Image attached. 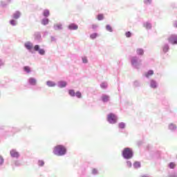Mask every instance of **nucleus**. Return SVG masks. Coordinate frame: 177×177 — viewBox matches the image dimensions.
Wrapping results in <instances>:
<instances>
[{
	"instance_id": "obj_1",
	"label": "nucleus",
	"mask_w": 177,
	"mask_h": 177,
	"mask_svg": "<svg viewBox=\"0 0 177 177\" xmlns=\"http://www.w3.org/2000/svg\"><path fill=\"white\" fill-rule=\"evenodd\" d=\"M66 147L63 145H57L54 147L53 153L55 156H64L66 154Z\"/></svg>"
},
{
	"instance_id": "obj_2",
	"label": "nucleus",
	"mask_w": 177,
	"mask_h": 177,
	"mask_svg": "<svg viewBox=\"0 0 177 177\" xmlns=\"http://www.w3.org/2000/svg\"><path fill=\"white\" fill-rule=\"evenodd\" d=\"M122 156L124 158H126L127 160H129V158H132L133 153L132 152V150H131V149L125 148L122 151Z\"/></svg>"
},
{
	"instance_id": "obj_3",
	"label": "nucleus",
	"mask_w": 177,
	"mask_h": 177,
	"mask_svg": "<svg viewBox=\"0 0 177 177\" xmlns=\"http://www.w3.org/2000/svg\"><path fill=\"white\" fill-rule=\"evenodd\" d=\"M107 120L110 124H115L117 122V117L113 113L108 115Z\"/></svg>"
},
{
	"instance_id": "obj_4",
	"label": "nucleus",
	"mask_w": 177,
	"mask_h": 177,
	"mask_svg": "<svg viewBox=\"0 0 177 177\" xmlns=\"http://www.w3.org/2000/svg\"><path fill=\"white\" fill-rule=\"evenodd\" d=\"M169 42L173 45L177 44V35H172L168 38Z\"/></svg>"
},
{
	"instance_id": "obj_5",
	"label": "nucleus",
	"mask_w": 177,
	"mask_h": 177,
	"mask_svg": "<svg viewBox=\"0 0 177 177\" xmlns=\"http://www.w3.org/2000/svg\"><path fill=\"white\" fill-rule=\"evenodd\" d=\"M34 50L39 51V55H45V50L44 49H39V45H35L34 46Z\"/></svg>"
},
{
	"instance_id": "obj_6",
	"label": "nucleus",
	"mask_w": 177,
	"mask_h": 177,
	"mask_svg": "<svg viewBox=\"0 0 177 177\" xmlns=\"http://www.w3.org/2000/svg\"><path fill=\"white\" fill-rule=\"evenodd\" d=\"M10 156H11V157L17 158V157H19V152L16 151V150H15V149H12L10 151Z\"/></svg>"
},
{
	"instance_id": "obj_7",
	"label": "nucleus",
	"mask_w": 177,
	"mask_h": 177,
	"mask_svg": "<svg viewBox=\"0 0 177 177\" xmlns=\"http://www.w3.org/2000/svg\"><path fill=\"white\" fill-rule=\"evenodd\" d=\"M69 30H78V26L75 24H71L68 26Z\"/></svg>"
},
{
	"instance_id": "obj_8",
	"label": "nucleus",
	"mask_w": 177,
	"mask_h": 177,
	"mask_svg": "<svg viewBox=\"0 0 177 177\" xmlns=\"http://www.w3.org/2000/svg\"><path fill=\"white\" fill-rule=\"evenodd\" d=\"M10 2H12L11 0H1V3L2 6H5L6 5H8V4L10 3Z\"/></svg>"
},
{
	"instance_id": "obj_9",
	"label": "nucleus",
	"mask_w": 177,
	"mask_h": 177,
	"mask_svg": "<svg viewBox=\"0 0 177 177\" xmlns=\"http://www.w3.org/2000/svg\"><path fill=\"white\" fill-rule=\"evenodd\" d=\"M29 84L30 85H37V80L35 78L30 77L29 79Z\"/></svg>"
},
{
	"instance_id": "obj_10",
	"label": "nucleus",
	"mask_w": 177,
	"mask_h": 177,
	"mask_svg": "<svg viewBox=\"0 0 177 177\" xmlns=\"http://www.w3.org/2000/svg\"><path fill=\"white\" fill-rule=\"evenodd\" d=\"M25 46H26V49H28L29 50L32 49V44L31 43L25 44Z\"/></svg>"
},
{
	"instance_id": "obj_11",
	"label": "nucleus",
	"mask_w": 177,
	"mask_h": 177,
	"mask_svg": "<svg viewBox=\"0 0 177 177\" xmlns=\"http://www.w3.org/2000/svg\"><path fill=\"white\" fill-rule=\"evenodd\" d=\"M59 85L60 88H64L65 86H66L67 82H59Z\"/></svg>"
},
{
	"instance_id": "obj_12",
	"label": "nucleus",
	"mask_w": 177,
	"mask_h": 177,
	"mask_svg": "<svg viewBox=\"0 0 177 177\" xmlns=\"http://www.w3.org/2000/svg\"><path fill=\"white\" fill-rule=\"evenodd\" d=\"M153 74H154V72L153 71H149L146 74H145V77H147V78H149V77H150V75H153Z\"/></svg>"
},
{
	"instance_id": "obj_13",
	"label": "nucleus",
	"mask_w": 177,
	"mask_h": 177,
	"mask_svg": "<svg viewBox=\"0 0 177 177\" xmlns=\"http://www.w3.org/2000/svg\"><path fill=\"white\" fill-rule=\"evenodd\" d=\"M137 63H138V59H136V57L131 58V64L133 66H135V64H136Z\"/></svg>"
},
{
	"instance_id": "obj_14",
	"label": "nucleus",
	"mask_w": 177,
	"mask_h": 177,
	"mask_svg": "<svg viewBox=\"0 0 177 177\" xmlns=\"http://www.w3.org/2000/svg\"><path fill=\"white\" fill-rule=\"evenodd\" d=\"M46 84H47L48 86H50V87L55 86V85H56V84H55V82H51V81H48V82H46Z\"/></svg>"
},
{
	"instance_id": "obj_15",
	"label": "nucleus",
	"mask_w": 177,
	"mask_h": 177,
	"mask_svg": "<svg viewBox=\"0 0 177 177\" xmlns=\"http://www.w3.org/2000/svg\"><path fill=\"white\" fill-rule=\"evenodd\" d=\"M55 30H62V24H57L54 26Z\"/></svg>"
},
{
	"instance_id": "obj_16",
	"label": "nucleus",
	"mask_w": 177,
	"mask_h": 177,
	"mask_svg": "<svg viewBox=\"0 0 177 177\" xmlns=\"http://www.w3.org/2000/svg\"><path fill=\"white\" fill-rule=\"evenodd\" d=\"M151 88H157V83H156V82H154V81H151Z\"/></svg>"
},
{
	"instance_id": "obj_17",
	"label": "nucleus",
	"mask_w": 177,
	"mask_h": 177,
	"mask_svg": "<svg viewBox=\"0 0 177 177\" xmlns=\"http://www.w3.org/2000/svg\"><path fill=\"white\" fill-rule=\"evenodd\" d=\"M48 23H49V20L48 19H44L41 21V24H43V26H46Z\"/></svg>"
},
{
	"instance_id": "obj_18",
	"label": "nucleus",
	"mask_w": 177,
	"mask_h": 177,
	"mask_svg": "<svg viewBox=\"0 0 177 177\" xmlns=\"http://www.w3.org/2000/svg\"><path fill=\"white\" fill-rule=\"evenodd\" d=\"M137 53H138V55H143V53H145V52L143 51V49H142V48H138V49H137Z\"/></svg>"
},
{
	"instance_id": "obj_19",
	"label": "nucleus",
	"mask_w": 177,
	"mask_h": 177,
	"mask_svg": "<svg viewBox=\"0 0 177 177\" xmlns=\"http://www.w3.org/2000/svg\"><path fill=\"white\" fill-rule=\"evenodd\" d=\"M169 50V46L168 45H166L163 47V52L166 53V52H168Z\"/></svg>"
},
{
	"instance_id": "obj_20",
	"label": "nucleus",
	"mask_w": 177,
	"mask_h": 177,
	"mask_svg": "<svg viewBox=\"0 0 177 177\" xmlns=\"http://www.w3.org/2000/svg\"><path fill=\"white\" fill-rule=\"evenodd\" d=\"M68 93L71 96H75V91H74V90H69Z\"/></svg>"
},
{
	"instance_id": "obj_21",
	"label": "nucleus",
	"mask_w": 177,
	"mask_h": 177,
	"mask_svg": "<svg viewBox=\"0 0 177 177\" xmlns=\"http://www.w3.org/2000/svg\"><path fill=\"white\" fill-rule=\"evenodd\" d=\"M169 168H171V169H174V168H175V167H176V165H175V163L174 162H170L169 165Z\"/></svg>"
},
{
	"instance_id": "obj_22",
	"label": "nucleus",
	"mask_w": 177,
	"mask_h": 177,
	"mask_svg": "<svg viewBox=\"0 0 177 177\" xmlns=\"http://www.w3.org/2000/svg\"><path fill=\"white\" fill-rule=\"evenodd\" d=\"M50 13H49V10H45L44 11V16H45L46 17H48V16H49Z\"/></svg>"
},
{
	"instance_id": "obj_23",
	"label": "nucleus",
	"mask_w": 177,
	"mask_h": 177,
	"mask_svg": "<svg viewBox=\"0 0 177 177\" xmlns=\"http://www.w3.org/2000/svg\"><path fill=\"white\" fill-rule=\"evenodd\" d=\"M75 96H77L79 99H81V97H82V95L81 94V92H80V91L76 92Z\"/></svg>"
},
{
	"instance_id": "obj_24",
	"label": "nucleus",
	"mask_w": 177,
	"mask_h": 177,
	"mask_svg": "<svg viewBox=\"0 0 177 177\" xmlns=\"http://www.w3.org/2000/svg\"><path fill=\"white\" fill-rule=\"evenodd\" d=\"M20 17V13L19 12H17L14 14V19H19Z\"/></svg>"
},
{
	"instance_id": "obj_25",
	"label": "nucleus",
	"mask_w": 177,
	"mask_h": 177,
	"mask_svg": "<svg viewBox=\"0 0 177 177\" xmlns=\"http://www.w3.org/2000/svg\"><path fill=\"white\" fill-rule=\"evenodd\" d=\"M102 100L103 102H109V96L107 95L102 96Z\"/></svg>"
},
{
	"instance_id": "obj_26",
	"label": "nucleus",
	"mask_w": 177,
	"mask_h": 177,
	"mask_svg": "<svg viewBox=\"0 0 177 177\" xmlns=\"http://www.w3.org/2000/svg\"><path fill=\"white\" fill-rule=\"evenodd\" d=\"M119 128H120L121 129H124V128H125V124L124 122L120 123Z\"/></svg>"
},
{
	"instance_id": "obj_27",
	"label": "nucleus",
	"mask_w": 177,
	"mask_h": 177,
	"mask_svg": "<svg viewBox=\"0 0 177 177\" xmlns=\"http://www.w3.org/2000/svg\"><path fill=\"white\" fill-rule=\"evenodd\" d=\"M134 167H135V168H140V162H136L134 163Z\"/></svg>"
},
{
	"instance_id": "obj_28",
	"label": "nucleus",
	"mask_w": 177,
	"mask_h": 177,
	"mask_svg": "<svg viewBox=\"0 0 177 177\" xmlns=\"http://www.w3.org/2000/svg\"><path fill=\"white\" fill-rule=\"evenodd\" d=\"M103 19H104V17L103 16L102 14L98 15V16H97V19L98 20H103Z\"/></svg>"
},
{
	"instance_id": "obj_29",
	"label": "nucleus",
	"mask_w": 177,
	"mask_h": 177,
	"mask_svg": "<svg viewBox=\"0 0 177 177\" xmlns=\"http://www.w3.org/2000/svg\"><path fill=\"white\" fill-rule=\"evenodd\" d=\"M24 71H26V73H30V71H31L29 66L24 67Z\"/></svg>"
},
{
	"instance_id": "obj_30",
	"label": "nucleus",
	"mask_w": 177,
	"mask_h": 177,
	"mask_svg": "<svg viewBox=\"0 0 177 177\" xmlns=\"http://www.w3.org/2000/svg\"><path fill=\"white\" fill-rule=\"evenodd\" d=\"M106 30L108 31H109L110 32H111L113 31V28H111V26L110 25L106 26Z\"/></svg>"
},
{
	"instance_id": "obj_31",
	"label": "nucleus",
	"mask_w": 177,
	"mask_h": 177,
	"mask_svg": "<svg viewBox=\"0 0 177 177\" xmlns=\"http://www.w3.org/2000/svg\"><path fill=\"white\" fill-rule=\"evenodd\" d=\"M38 164L39 167H44L45 162H44V160H39Z\"/></svg>"
},
{
	"instance_id": "obj_32",
	"label": "nucleus",
	"mask_w": 177,
	"mask_h": 177,
	"mask_svg": "<svg viewBox=\"0 0 177 177\" xmlns=\"http://www.w3.org/2000/svg\"><path fill=\"white\" fill-rule=\"evenodd\" d=\"M90 37H91V39H95V38H96V37H97V34L93 33L92 35H91Z\"/></svg>"
},
{
	"instance_id": "obj_33",
	"label": "nucleus",
	"mask_w": 177,
	"mask_h": 177,
	"mask_svg": "<svg viewBox=\"0 0 177 177\" xmlns=\"http://www.w3.org/2000/svg\"><path fill=\"white\" fill-rule=\"evenodd\" d=\"M144 3L145 5H149V3H151V0H144Z\"/></svg>"
},
{
	"instance_id": "obj_34",
	"label": "nucleus",
	"mask_w": 177,
	"mask_h": 177,
	"mask_svg": "<svg viewBox=\"0 0 177 177\" xmlns=\"http://www.w3.org/2000/svg\"><path fill=\"white\" fill-rule=\"evenodd\" d=\"M10 25H11V26H16V21L14 20V19H12V20L10 21Z\"/></svg>"
},
{
	"instance_id": "obj_35",
	"label": "nucleus",
	"mask_w": 177,
	"mask_h": 177,
	"mask_svg": "<svg viewBox=\"0 0 177 177\" xmlns=\"http://www.w3.org/2000/svg\"><path fill=\"white\" fill-rule=\"evenodd\" d=\"M125 35H126V37H127V38H129V37H131V35H132V34L131 33V32H127L125 33Z\"/></svg>"
},
{
	"instance_id": "obj_36",
	"label": "nucleus",
	"mask_w": 177,
	"mask_h": 177,
	"mask_svg": "<svg viewBox=\"0 0 177 177\" xmlns=\"http://www.w3.org/2000/svg\"><path fill=\"white\" fill-rule=\"evenodd\" d=\"M92 174H93V175H96V174H97V169H93L92 170Z\"/></svg>"
},
{
	"instance_id": "obj_37",
	"label": "nucleus",
	"mask_w": 177,
	"mask_h": 177,
	"mask_svg": "<svg viewBox=\"0 0 177 177\" xmlns=\"http://www.w3.org/2000/svg\"><path fill=\"white\" fill-rule=\"evenodd\" d=\"M82 62H83V63H88V59H86V57H83Z\"/></svg>"
},
{
	"instance_id": "obj_38",
	"label": "nucleus",
	"mask_w": 177,
	"mask_h": 177,
	"mask_svg": "<svg viewBox=\"0 0 177 177\" xmlns=\"http://www.w3.org/2000/svg\"><path fill=\"white\" fill-rule=\"evenodd\" d=\"M1 164H3V158H2V156H0V165H1Z\"/></svg>"
},
{
	"instance_id": "obj_39",
	"label": "nucleus",
	"mask_w": 177,
	"mask_h": 177,
	"mask_svg": "<svg viewBox=\"0 0 177 177\" xmlns=\"http://www.w3.org/2000/svg\"><path fill=\"white\" fill-rule=\"evenodd\" d=\"M101 86H102V88H106V87H107V85H106V84H104V83H102V84H101Z\"/></svg>"
},
{
	"instance_id": "obj_40",
	"label": "nucleus",
	"mask_w": 177,
	"mask_h": 177,
	"mask_svg": "<svg viewBox=\"0 0 177 177\" xmlns=\"http://www.w3.org/2000/svg\"><path fill=\"white\" fill-rule=\"evenodd\" d=\"M146 27L147 28H151V25H150L149 24H147Z\"/></svg>"
},
{
	"instance_id": "obj_41",
	"label": "nucleus",
	"mask_w": 177,
	"mask_h": 177,
	"mask_svg": "<svg viewBox=\"0 0 177 177\" xmlns=\"http://www.w3.org/2000/svg\"><path fill=\"white\" fill-rule=\"evenodd\" d=\"M128 164H129L130 167H132V164L131 162H128Z\"/></svg>"
},
{
	"instance_id": "obj_42",
	"label": "nucleus",
	"mask_w": 177,
	"mask_h": 177,
	"mask_svg": "<svg viewBox=\"0 0 177 177\" xmlns=\"http://www.w3.org/2000/svg\"><path fill=\"white\" fill-rule=\"evenodd\" d=\"M141 177H147V176H141Z\"/></svg>"
}]
</instances>
